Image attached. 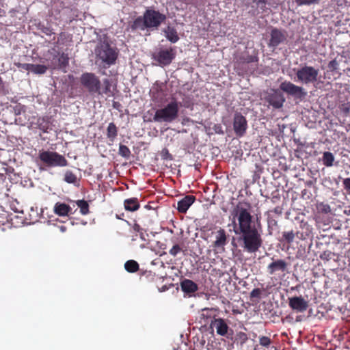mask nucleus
<instances>
[{"mask_svg":"<svg viewBox=\"0 0 350 350\" xmlns=\"http://www.w3.org/2000/svg\"><path fill=\"white\" fill-rule=\"evenodd\" d=\"M250 208L249 203L239 202L232 212V225L235 234L239 236L238 241L243 243L244 250L254 253L262 246V240L253 224Z\"/></svg>","mask_w":350,"mask_h":350,"instance_id":"nucleus-1","label":"nucleus"},{"mask_svg":"<svg viewBox=\"0 0 350 350\" xmlns=\"http://www.w3.org/2000/svg\"><path fill=\"white\" fill-rule=\"evenodd\" d=\"M81 85L90 94L113 96V90L111 89L112 81L109 79H104L103 88L101 81L98 76L93 72H84L80 77Z\"/></svg>","mask_w":350,"mask_h":350,"instance_id":"nucleus-2","label":"nucleus"},{"mask_svg":"<svg viewBox=\"0 0 350 350\" xmlns=\"http://www.w3.org/2000/svg\"><path fill=\"white\" fill-rule=\"evenodd\" d=\"M38 161L40 162V170L52 167H63L68 165V161L62 154L56 151L40 150L38 155Z\"/></svg>","mask_w":350,"mask_h":350,"instance_id":"nucleus-3","label":"nucleus"},{"mask_svg":"<svg viewBox=\"0 0 350 350\" xmlns=\"http://www.w3.org/2000/svg\"><path fill=\"white\" fill-rule=\"evenodd\" d=\"M95 55L105 66L109 67L116 64L118 57V51L113 47L107 40L100 41L95 48Z\"/></svg>","mask_w":350,"mask_h":350,"instance_id":"nucleus-4","label":"nucleus"},{"mask_svg":"<svg viewBox=\"0 0 350 350\" xmlns=\"http://www.w3.org/2000/svg\"><path fill=\"white\" fill-rule=\"evenodd\" d=\"M178 112L179 104L176 100H172L164 107L157 109L152 120H149L148 121L171 123L177 119Z\"/></svg>","mask_w":350,"mask_h":350,"instance_id":"nucleus-5","label":"nucleus"},{"mask_svg":"<svg viewBox=\"0 0 350 350\" xmlns=\"http://www.w3.org/2000/svg\"><path fill=\"white\" fill-rule=\"evenodd\" d=\"M143 16L148 29H157L166 20L165 14L151 8L146 9Z\"/></svg>","mask_w":350,"mask_h":350,"instance_id":"nucleus-6","label":"nucleus"},{"mask_svg":"<svg viewBox=\"0 0 350 350\" xmlns=\"http://www.w3.org/2000/svg\"><path fill=\"white\" fill-rule=\"evenodd\" d=\"M319 70L305 65L299 68L296 72L297 81L303 84H310L316 82L318 79Z\"/></svg>","mask_w":350,"mask_h":350,"instance_id":"nucleus-7","label":"nucleus"},{"mask_svg":"<svg viewBox=\"0 0 350 350\" xmlns=\"http://www.w3.org/2000/svg\"><path fill=\"white\" fill-rule=\"evenodd\" d=\"M175 57L176 51L174 47L164 49H161L152 55V58L162 67L170 65L174 59Z\"/></svg>","mask_w":350,"mask_h":350,"instance_id":"nucleus-8","label":"nucleus"},{"mask_svg":"<svg viewBox=\"0 0 350 350\" xmlns=\"http://www.w3.org/2000/svg\"><path fill=\"white\" fill-rule=\"evenodd\" d=\"M272 261L267 267V272L271 275H281L282 279L288 271V263L284 259L271 258Z\"/></svg>","mask_w":350,"mask_h":350,"instance_id":"nucleus-9","label":"nucleus"},{"mask_svg":"<svg viewBox=\"0 0 350 350\" xmlns=\"http://www.w3.org/2000/svg\"><path fill=\"white\" fill-rule=\"evenodd\" d=\"M280 89L295 99L302 100L307 95V92L303 87L296 85L291 81H285L281 83Z\"/></svg>","mask_w":350,"mask_h":350,"instance_id":"nucleus-10","label":"nucleus"},{"mask_svg":"<svg viewBox=\"0 0 350 350\" xmlns=\"http://www.w3.org/2000/svg\"><path fill=\"white\" fill-rule=\"evenodd\" d=\"M211 234L215 239L212 242V247L215 250L224 251L225 246L228 241L226 231L224 228L216 227L212 230Z\"/></svg>","mask_w":350,"mask_h":350,"instance_id":"nucleus-11","label":"nucleus"},{"mask_svg":"<svg viewBox=\"0 0 350 350\" xmlns=\"http://www.w3.org/2000/svg\"><path fill=\"white\" fill-rule=\"evenodd\" d=\"M248 128L246 118L241 113L236 112L233 118V129L235 135L238 137H241L246 133Z\"/></svg>","mask_w":350,"mask_h":350,"instance_id":"nucleus-12","label":"nucleus"},{"mask_svg":"<svg viewBox=\"0 0 350 350\" xmlns=\"http://www.w3.org/2000/svg\"><path fill=\"white\" fill-rule=\"evenodd\" d=\"M288 38L287 31L284 29L273 28L270 33L269 46L276 47L281 44L286 42Z\"/></svg>","mask_w":350,"mask_h":350,"instance_id":"nucleus-13","label":"nucleus"},{"mask_svg":"<svg viewBox=\"0 0 350 350\" xmlns=\"http://www.w3.org/2000/svg\"><path fill=\"white\" fill-rule=\"evenodd\" d=\"M288 306L297 312H304L308 308V302L301 296L288 298Z\"/></svg>","mask_w":350,"mask_h":350,"instance_id":"nucleus-14","label":"nucleus"},{"mask_svg":"<svg viewBox=\"0 0 350 350\" xmlns=\"http://www.w3.org/2000/svg\"><path fill=\"white\" fill-rule=\"evenodd\" d=\"M211 327H215L216 329V332L218 335L221 336H226L228 334L229 330L232 332L226 321L222 318H213L211 320L210 323Z\"/></svg>","mask_w":350,"mask_h":350,"instance_id":"nucleus-15","label":"nucleus"},{"mask_svg":"<svg viewBox=\"0 0 350 350\" xmlns=\"http://www.w3.org/2000/svg\"><path fill=\"white\" fill-rule=\"evenodd\" d=\"M267 101L274 108L279 109L282 107L285 99L281 93L275 90L268 96Z\"/></svg>","mask_w":350,"mask_h":350,"instance_id":"nucleus-16","label":"nucleus"},{"mask_svg":"<svg viewBox=\"0 0 350 350\" xmlns=\"http://www.w3.org/2000/svg\"><path fill=\"white\" fill-rule=\"evenodd\" d=\"M196 197L194 196L188 195L178 202L177 210L179 213H185L189 208L195 202Z\"/></svg>","mask_w":350,"mask_h":350,"instance_id":"nucleus-17","label":"nucleus"},{"mask_svg":"<svg viewBox=\"0 0 350 350\" xmlns=\"http://www.w3.org/2000/svg\"><path fill=\"white\" fill-rule=\"evenodd\" d=\"M53 211L56 215L64 217L72 213V208L66 203L57 202L54 205Z\"/></svg>","mask_w":350,"mask_h":350,"instance_id":"nucleus-18","label":"nucleus"},{"mask_svg":"<svg viewBox=\"0 0 350 350\" xmlns=\"http://www.w3.org/2000/svg\"><path fill=\"white\" fill-rule=\"evenodd\" d=\"M181 289L186 293H193L198 289V286L193 281L185 279L180 282Z\"/></svg>","mask_w":350,"mask_h":350,"instance_id":"nucleus-19","label":"nucleus"},{"mask_svg":"<svg viewBox=\"0 0 350 350\" xmlns=\"http://www.w3.org/2000/svg\"><path fill=\"white\" fill-rule=\"evenodd\" d=\"M131 29L134 31L136 30H145L147 26L145 23L144 16L137 17L131 24L129 25Z\"/></svg>","mask_w":350,"mask_h":350,"instance_id":"nucleus-20","label":"nucleus"},{"mask_svg":"<svg viewBox=\"0 0 350 350\" xmlns=\"http://www.w3.org/2000/svg\"><path fill=\"white\" fill-rule=\"evenodd\" d=\"M124 208L129 211H137L140 206L137 198L126 199L124 202Z\"/></svg>","mask_w":350,"mask_h":350,"instance_id":"nucleus-21","label":"nucleus"},{"mask_svg":"<svg viewBox=\"0 0 350 350\" xmlns=\"http://www.w3.org/2000/svg\"><path fill=\"white\" fill-rule=\"evenodd\" d=\"M118 135V128L113 122H110L107 129V137L109 140L113 142Z\"/></svg>","mask_w":350,"mask_h":350,"instance_id":"nucleus-22","label":"nucleus"},{"mask_svg":"<svg viewBox=\"0 0 350 350\" xmlns=\"http://www.w3.org/2000/svg\"><path fill=\"white\" fill-rule=\"evenodd\" d=\"M165 33L167 39L172 43H175L179 40L177 31L174 27H168Z\"/></svg>","mask_w":350,"mask_h":350,"instance_id":"nucleus-23","label":"nucleus"},{"mask_svg":"<svg viewBox=\"0 0 350 350\" xmlns=\"http://www.w3.org/2000/svg\"><path fill=\"white\" fill-rule=\"evenodd\" d=\"M124 269L129 273H135L139 269L138 262L134 260H129L124 263Z\"/></svg>","mask_w":350,"mask_h":350,"instance_id":"nucleus-24","label":"nucleus"},{"mask_svg":"<svg viewBox=\"0 0 350 350\" xmlns=\"http://www.w3.org/2000/svg\"><path fill=\"white\" fill-rule=\"evenodd\" d=\"M248 340V336L246 333L243 332H239L237 333L234 337V342L239 345L241 347Z\"/></svg>","mask_w":350,"mask_h":350,"instance_id":"nucleus-25","label":"nucleus"},{"mask_svg":"<svg viewBox=\"0 0 350 350\" xmlns=\"http://www.w3.org/2000/svg\"><path fill=\"white\" fill-rule=\"evenodd\" d=\"M334 161V154L330 152H325L323 154L322 162L323 165L327 167H331L333 165Z\"/></svg>","mask_w":350,"mask_h":350,"instance_id":"nucleus-26","label":"nucleus"},{"mask_svg":"<svg viewBox=\"0 0 350 350\" xmlns=\"http://www.w3.org/2000/svg\"><path fill=\"white\" fill-rule=\"evenodd\" d=\"M259 340V345H260L262 347H265L266 349H269L270 347L273 348L274 347L272 346V340L271 339L265 336H260L258 337Z\"/></svg>","mask_w":350,"mask_h":350,"instance_id":"nucleus-27","label":"nucleus"},{"mask_svg":"<svg viewBox=\"0 0 350 350\" xmlns=\"http://www.w3.org/2000/svg\"><path fill=\"white\" fill-rule=\"evenodd\" d=\"M76 204L80 208V213L82 215H87L89 213V204L85 200H79L76 201Z\"/></svg>","mask_w":350,"mask_h":350,"instance_id":"nucleus-28","label":"nucleus"},{"mask_svg":"<svg viewBox=\"0 0 350 350\" xmlns=\"http://www.w3.org/2000/svg\"><path fill=\"white\" fill-rule=\"evenodd\" d=\"M64 180L68 183L75 184L77 181V177L72 172L68 170L65 172Z\"/></svg>","mask_w":350,"mask_h":350,"instance_id":"nucleus-29","label":"nucleus"},{"mask_svg":"<svg viewBox=\"0 0 350 350\" xmlns=\"http://www.w3.org/2000/svg\"><path fill=\"white\" fill-rule=\"evenodd\" d=\"M47 70L48 67L45 65L33 64L31 72L36 75H42L44 74Z\"/></svg>","mask_w":350,"mask_h":350,"instance_id":"nucleus-30","label":"nucleus"},{"mask_svg":"<svg viewBox=\"0 0 350 350\" xmlns=\"http://www.w3.org/2000/svg\"><path fill=\"white\" fill-rule=\"evenodd\" d=\"M118 153L120 156L126 159H129L131 154L130 149L123 144H120Z\"/></svg>","mask_w":350,"mask_h":350,"instance_id":"nucleus-31","label":"nucleus"},{"mask_svg":"<svg viewBox=\"0 0 350 350\" xmlns=\"http://www.w3.org/2000/svg\"><path fill=\"white\" fill-rule=\"evenodd\" d=\"M295 236V234L293 230L289 232H283L282 241H286L287 243L291 244L293 242Z\"/></svg>","mask_w":350,"mask_h":350,"instance_id":"nucleus-32","label":"nucleus"},{"mask_svg":"<svg viewBox=\"0 0 350 350\" xmlns=\"http://www.w3.org/2000/svg\"><path fill=\"white\" fill-rule=\"evenodd\" d=\"M59 65L61 68H64L68 65L69 58L67 54L62 53L58 58Z\"/></svg>","mask_w":350,"mask_h":350,"instance_id":"nucleus-33","label":"nucleus"},{"mask_svg":"<svg viewBox=\"0 0 350 350\" xmlns=\"http://www.w3.org/2000/svg\"><path fill=\"white\" fill-rule=\"evenodd\" d=\"M321 0H295V2L297 5H310L318 4Z\"/></svg>","mask_w":350,"mask_h":350,"instance_id":"nucleus-34","label":"nucleus"},{"mask_svg":"<svg viewBox=\"0 0 350 350\" xmlns=\"http://www.w3.org/2000/svg\"><path fill=\"white\" fill-rule=\"evenodd\" d=\"M183 251L182 247L178 245H174L169 251V254L175 257L178 253Z\"/></svg>","mask_w":350,"mask_h":350,"instance_id":"nucleus-35","label":"nucleus"},{"mask_svg":"<svg viewBox=\"0 0 350 350\" xmlns=\"http://www.w3.org/2000/svg\"><path fill=\"white\" fill-rule=\"evenodd\" d=\"M243 62L245 63H253L258 62V57L256 55H248L245 57H242Z\"/></svg>","mask_w":350,"mask_h":350,"instance_id":"nucleus-36","label":"nucleus"},{"mask_svg":"<svg viewBox=\"0 0 350 350\" xmlns=\"http://www.w3.org/2000/svg\"><path fill=\"white\" fill-rule=\"evenodd\" d=\"M161 154L163 159L172 160V154L169 152V150L165 148L161 150Z\"/></svg>","mask_w":350,"mask_h":350,"instance_id":"nucleus-37","label":"nucleus"},{"mask_svg":"<svg viewBox=\"0 0 350 350\" xmlns=\"http://www.w3.org/2000/svg\"><path fill=\"white\" fill-rule=\"evenodd\" d=\"M261 295V290L258 288H254L250 292V297L251 298H259Z\"/></svg>","mask_w":350,"mask_h":350,"instance_id":"nucleus-38","label":"nucleus"},{"mask_svg":"<svg viewBox=\"0 0 350 350\" xmlns=\"http://www.w3.org/2000/svg\"><path fill=\"white\" fill-rule=\"evenodd\" d=\"M33 65V64H27V63L19 64L18 65V67L21 68H22L23 70L31 72L32 71Z\"/></svg>","mask_w":350,"mask_h":350,"instance_id":"nucleus-39","label":"nucleus"},{"mask_svg":"<svg viewBox=\"0 0 350 350\" xmlns=\"http://www.w3.org/2000/svg\"><path fill=\"white\" fill-rule=\"evenodd\" d=\"M328 68L331 70H336L338 68V63L336 59L330 61L328 64Z\"/></svg>","mask_w":350,"mask_h":350,"instance_id":"nucleus-40","label":"nucleus"},{"mask_svg":"<svg viewBox=\"0 0 350 350\" xmlns=\"http://www.w3.org/2000/svg\"><path fill=\"white\" fill-rule=\"evenodd\" d=\"M344 189L350 194V178H345L342 181Z\"/></svg>","mask_w":350,"mask_h":350,"instance_id":"nucleus-41","label":"nucleus"},{"mask_svg":"<svg viewBox=\"0 0 350 350\" xmlns=\"http://www.w3.org/2000/svg\"><path fill=\"white\" fill-rule=\"evenodd\" d=\"M211 312L212 310L208 308H204L202 310V313L201 317L202 318H211Z\"/></svg>","mask_w":350,"mask_h":350,"instance_id":"nucleus-42","label":"nucleus"},{"mask_svg":"<svg viewBox=\"0 0 350 350\" xmlns=\"http://www.w3.org/2000/svg\"><path fill=\"white\" fill-rule=\"evenodd\" d=\"M133 228L134 231H135L138 233L140 232L141 231H144V229L142 228L141 226L137 223H135L133 224Z\"/></svg>","mask_w":350,"mask_h":350,"instance_id":"nucleus-43","label":"nucleus"},{"mask_svg":"<svg viewBox=\"0 0 350 350\" xmlns=\"http://www.w3.org/2000/svg\"><path fill=\"white\" fill-rule=\"evenodd\" d=\"M268 0H253L254 3H256L258 5L265 6Z\"/></svg>","mask_w":350,"mask_h":350,"instance_id":"nucleus-44","label":"nucleus"},{"mask_svg":"<svg viewBox=\"0 0 350 350\" xmlns=\"http://www.w3.org/2000/svg\"><path fill=\"white\" fill-rule=\"evenodd\" d=\"M139 237L140 238L144 240V241H146V238H145V234L144 232V231H141L140 232H139Z\"/></svg>","mask_w":350,"mask_h":350,"instance_id":"nucleus-45","label":"nucleus"},{"mask_svg":"<svg viewBox=\"0 0 350 350\" xmlns=\"http://www.w3.org/2000/svg\"><path fill=\"white\" fill-rule=\"evenodd\" d=\"M331 254V252H325L323 253V254L321 256V258H324L323 256H326V258H328V257H329V254Z\"/></svg>","mask_w":350,"mask_h":350,"instance_id":"nucleus-46","label":"nucleus"},{"mask_svg":"<svg viewBox=\"0 0 350 350\" xmlns=\"http://www.w3.org/2000/svg\"><path fill=\"white\" fill-rule=\"evenodd\" d=\"M324 211H325V212H327L328 211H329V206H327L326 208H325Z\"/></svg>","mask_w":350,"mask_h":350,"instance_id":"nucleus-47","label":"nucleus"},{"mask_svg":"<svg viewBox=\"0 0 350 350\" xmlns=\"http://www.w3.org/2000/svg\"><path fill=\"white\" fill-rule=\"evenodd\" d=\"M40 129L44 131H46V130L47 129V128H45L44 126H43L42 128L40 127Z\"/></svg>","mask_w":350,"mask_h":350,"instance_id":"nucleus-48","label":"nucleus"},{"mask_svg":"<svg viewBox=\"0 0 350 350\" xmlns=\"http://www.w3.org/2000/svg\"><path fill=\"white\" fill-rule=\"evenodd\" d=\"M348 237H349L350 239V230L348 232Z\"/></svg>","mask_w":350,"mask_h":350,"instance_id":"nucleus-49","label":"nucleus"},{"mask_svg":"<svg viewBox=\"0 0 350 350\" xmlns=\"http://www.w3.org/2000/svg\"><path fill=\"white\" fill-rule=\"evenodd\" d=\"M275 213H278V208H275Z\"/></svg>","mask_w":350,"mask_h":350,"instance_id":"nucleus-50","label":"nucleus"}]
</instances>
